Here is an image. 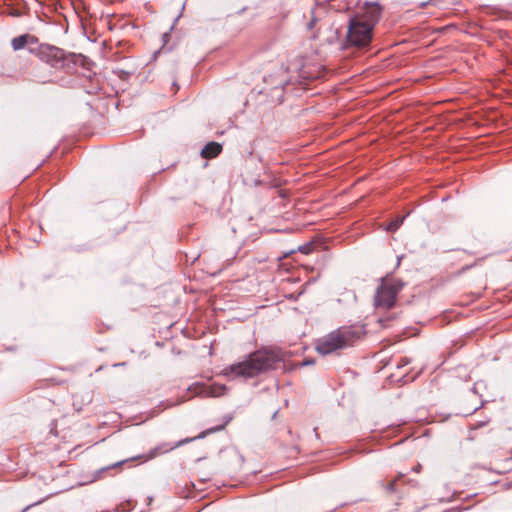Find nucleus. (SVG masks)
Returning <instances> with one entry per match:
<instances>
[{
    "label": "nucleus",
    "instance_id": "obj_18",
    "mask_svg": "<svg viewBox=\"0 0 512 512\" xmlns=\"http://www.w3.org/2000/svg\"><path fill=\"white\" fill-rule=\"evenodd\" d=\"M130 75V73L124 71V70H120L119 71V77L120 78H127L128 76Z\"/></svg>",
    "mask_w": 512,
    "mask_h": 512
},
{
    "label": "nucleus",
    "instance_id": "obj_19",
    "mask_svg": "<svg viewBox=\"0 0 512 512\" xmlns=\"http://www.w3.org/2000/svg\"><path fill=\"white\" fill-rule=\"evenodd\" d=\"M421 469H422L421 464H417L416 466H414V467L412 468V470H413L415 473H419V472L421 471Z\"/></svg>",
    "mask_w": 512,
    "mask_h": 512
},
{
    "label": "nucleus",
    "instance_id": "obj_10",
    "mask_svg": "<svg viewBox=\"0 0 512 512\" xmlns=\"http://www.w3.org/2000/svg\"><path fill=\"white\" fill-rule=\"evenodd\" d=\"M36 38L31 36V35H28V34H25V35H20L18 37H15L13 38L12 40V47L14 50H20V49H23L28 43H36Z\"/></svg>",
    "mask_w": 512,
    "mask_h": 512
},
{
    "label": "nucleus",
    "instance_id": "obj_7",
    "mask_svg": "<svg viewBox=\"0 0 512 512\" xmlns=\"http://www.w3.org/2000/svg\"><path fill=\"white\" fill-rule=\"evenodd\" d=\"M194 395L199 397H220L226 393L227 387L221 384H194L188 388Z\"/></svg>",
    "mask_w": 512,
    "mask_h": 512
},
{
    "label": "nucleus",
    "instance_id": "obj_11",
    "mask_svg": "<svg viewBox=\"0 0 512 512\" xmlns=\"http://www.w3.org/2000/svg\"><path fill=\"white\" fill-rule=\"evenodd\" d=\"M127 460H122V461H119V462H116L114 464H111L109 466H106V467H103L99 470L96 471V474H95V479H101L103 474L105 472H107L108 470H111V469H115V468H118L120 467L122 464H124Z\"/></svg>",
    "mask_w": 512,
    "mask_h": 512
},
{
    "label": "nucleus",
    "instance_id": "obj_17",
    "mask_svg": "<svg viewBox=\"0 0 512 512\" xmlns=\"http://www.w3.org/2000/svg\"><path fill=\"white\" fill-rule=\"evenodd\" d=\"M315 24H316V19H315V18H312V19L308 22V24H307V28H308L309 30H312V29L314 28Z\"/></svg>",
    "mask_w": 512,
    "mask_h": 512
},
{
    "label": "nucleus",
    "instance_id": "obj_21",
    "mask_svg": "<svg viewBox=\"0 0 512 512\" xmlns=\"http://www.w3.org/2000/svg\"><path fill=\"white\" fill-rule=\"evenodd\" d=\"M171 406H173V404H172V403L167 402V404H165V402H164V401H162V404H161L162 410H163L164 408H166V407H171Z\"/></svg>",
    "mask_w": 512,
    "mask_h": 512
},
{
    "label": "nucleus",
    "instance_id": "obj_6",
    "mask_svg": "<svg viewBox=\"0 0 512 512\" xmlns=\"http://www.w3.org/2000/svg\"><path fill=\"white\" fill-rule=\"evenodd\" d=\"M382 10L381 5L378 3H366L362 12L354 15V17H360L366 25L374 29L381 18Z\"/></svg>",
    "mask_w": 512,
    "mask_h": 512
},
{
    "label": "nucleus",
    "instance_id": "obj_3",
    "mask_svg": "<svg viewBox=\"0 0 512 512\" xmlns=\"http://www.w3.org/2000/svg\"><path fill=\"white\" fill-rule=\"evenodd\" d=\"M39 57L51 67L63 69L66 72H71L77 66L83 64L81 54L67 53L63 49L50 45L40 47Z\"/></svg>",
    "mask_w": 512,
    "mask_h": 512
},
{
    "label": "nucleus",
    "instance_id": "obj_26",
    "mask_svg": "<svg viewBox=\"0 0 512 512\" xmlns=\"http://www.w3.org/2000/svg\"><path fill=\"white\" fill-rule=\"evenodd\" d=\"M401 259H402V256H398V258H397V265H396L397 267L400 266Z\"/></svg>",
    "mask_w": 512,
    "mask_h": 512
},
{
    "label": "nucleus",
    "instance_id": "obj_13",
    "mask_svg": "<svg viewBox=\"0 0 512 512\" xmlns=\"http://www.w3.org/2000/svg\"><path fill=\"white\" fill-rule=\"evenodd\" d=\"M385 489H386V491H388L390 493H396L397 492L396 480H393L390 483H388L387 485H385Z\"/></svg>",
    "mask_w": 512,
    "mask_h": 512
},
{
    "label": "nucleus",
    "instance_id": "obj_2",
    "mask_svg": "<svg viewBox=\"0 0 512 512\" xmlns=\"http://www.w3.org/2000/svg\"><path fill=\"white\" fill-rule=\"evenodd\" d=\"M364 334L363 328L342 326L316 341V351L328 355L353 346Z\"/></svg>",
    "mask_w": 512,
    "mask_h": 512
},
{
    "label": "nucleus",
    "instance_id": "obj_4",
    "mask_svg": "<svg viewBox=\"0 0 512 512\" xmlns=\"http://www.w3.org/2000/svg\"><path fill=\"white\" fill-rule=\"evenodd\" d=\"M405 283L401 279L386 276L381 279L377 287L374 305L377 308L390 309L394 307L399 292L404 288Z\"/></svg>",
    "mask_w": 512,
    "mask_h": 512
},
{
    "label": "nucleus",
    "instance_id": "obj_16",
    "mask_svg": "<svg viewBox=\"0 0 512 512\" xmlns=\"http://www.w3.org/2000/svg\"><path fill=\"white\" fill-rule=\"evenodd\" d=\"M409 359L407 358H402L401 361L397 364V367L400 368L402 366H406L409 364Z\"/></svg>",
    "mask_w": 512,
    "mask_h": 512
},
{
    "label": "nucleus",
    "instance_id": "obj_1",
    "mask_svg": "<svg viewBox=\"0 0 512 512\" xmlns=\"http://www.w3.org/2000/svg\"><path fill=\"white\" fill-rule=\"evenodd\" d=\"M286 353L279 348L264 347L250 353L245 360L224 369V375L231 379L254 378L270 370L284 366Z\"/></svg>",
    "mask_w": 512,
    "mask_h": 512
},
{
    "label": "nucleus",
    "instance_id": "obj_23",
    "mask_svg": "<svg viewBox=\"0 0 512 512\" xmlns=\"http://www.w3.org/2000/svg\"><path fill=\"white\" fill-rule=\"evenodd\" d=\"M313 363H314V361H313V360H305V361H304V363H303V365H311V364H313Z\"/></svg>",
    "mask_w": 512,
    "mask_h": 512
},
{
    "label": "nucleus",
    "instance_id": "obj_20",
    "mask_svg": "<svg viewBox=\"0 0 512 512\" xmlns=\"http://www.w3.org/2000/svg\"><path fill=\"white\" fill-rule=\"evenodd\" d=\"M172 88L174 89V92H176V91L179 89V86H178V84H177L176 80H173V82H172Z\"/></svg>",
    "mask_w": 512,
    "mask_h": 512
},
{
    "label": "nucleus",
    "instance_id": "obj_9",
    "mask_svg": "<svg viewBox=\"0 0 512 512\" xmlns=\"http://www.w3.org/2000/svg\"><path fill=\"white\" fill-rule=\"evenodd\" d=\"M223 419H224V422H223L221 425H218V426H216V427L209 428V429H207V430H205V431L201 432L197 437H195V439H202V438H204L205 436H207L208 434H211V433H214V432H218V431L223 430V429L226 427V425H227L228 423H230V422H231V420L233 419V417H232V415H229V414H228V415H225ZM192 440H194V438H192V439H185V440H183V441H180V442H179V445H180V444H183V443H186V442H189V441H192Z\"/></svg>",
    "mask_w": 512,
    "mask_h": 512
},
{
    "label": "nucleus",
    "instance_id": "obj_25",
    "mask_svg": "<svg viewBox=\"0 0 512 512\" xmlns=\"http://www.w3.org/2000/svg\"><path fill=\"white\" fill-rule=\"evenodd\" d=\"M426 5H427V2H421V3L418 4V6L421 7V8L426 7Z\"/></svg>",
    "mask_w": 512,
    "mask_h": 512
},
{
    "label": "nucleus",
    "instance_id": "obj_22",
    "mask_svg": "<svg viewBox=\"0 0 512 512\" xmlns=\"http://www.w3.org/2000/svg\"><path fill=\"white\" fill-rule=\"evenodd\" d=\"M180 16H181V12H180L176 17H175L174 22H173V24H172V26H171V29H173V28H174V25H175V23L178 21V19L180 18Z\"/></svg>",
    "mask_w": 512,
    "mask_h": 512
},
{
    "label": "nucleus",
    "instance_id": "obj_14",
    "mask_svg": "<svg viewBox=\"0 0 512 512\" xmlns=\"http://www.w3.org/2000/svg\"><path fill=\"white\" fill-rule=\"evenodd\" d=\"M299 250L304 254H309L312 251V246L311 244L300 246Z\"/></svg>",
    "mask_w": 512,
    "mask_h": 512
},
{
    "label": "nucleus",
    "instance_id": "obj_15",
    "mask_svg": "<svg viewBox=\"0 0 512 512\" xmlns=\"http://www.w3.org/2000/svg\"><path fill=\"white\" fill-rule=\"evenodd\" d=\"M168 37H169V33L165 32L162 34V38H161V41H162V50L164 49L165 45L167 44L168 42Z\"/></svg>",
    "mask_w": 512,
    "mask_h": 512
},
{
    "label": "nucleus",
    "instance_id": "obj_27",
    "mask_svg": "<svg viewBox=\"0 0 512 512\" xmlns=\"http://www.w3.org/2000/svg\"><path fill=\"white\" fill-rule=\"evenodd\" d=\"M171 449H172V447L164 448V446L162 445V452H166V451H169Z\"/></svg>",
    "mask_w": 512,
    "mask_h": 512
},
{
    "label": "nucleus",
    "instance_id": "obj_8",
    "mask_svg": "<svg viewBox=\"0 0 512 512\" xmlns=\"http://www.w3.org/2000/svg\"><path fill=\"white\" fill-rule=\"evenodd\" d=\"M222 151V145L218 142H209L201 150V156L205 159L217 157Z\"/></svg>",
    "mask_w": 512,
    "mask_h": 512
},
{
    "label": "nucleus",
    "instance_id": "obj_24",
    "mask_svg": "<svg viewBox=\"0 0 512 512\" xmlns=\"http://www.w3.org/2000/svg\"><path fill=\"white\" fill-rule=\"evenodd\" d=\"M159 54H160V49L154 51V53H153L154 58L156 59Z\"/></svg>",
    "mask_w": 512,
    "mask_h": 512
},
{
    "label": "nucleus",
    "instance_id": "obj_12",
    "mask_svg": "<svg viewBox=\"0 0 512 512\" xmlns=\"http://www.w3.org/2000/svg\"><path fill=\"white\" fill-rule=\"evenodd\" d=\"M403 223V218L401 219H395L391 221L387 227V230L390 232H395Z\"/></svg>",
    "mask_w": 512,
    "mask_h": 512
},
{
    "label": "nucleus",
    "instance_id": "obj_5",
    "mask_svg": "<svg viewBox=\"0 0 512 512\" xmlns=\"http://www.w3.org/2000/svg\"><path fill=\"white\" fill-rule=\"evenodd\" d=\"M373 31L360 17H351L346 35L347 46L359 49L368 47L373 39Z\"/></svg>",
    "mask_w": 512,
    "mask_h": 512
}]
</instances>
